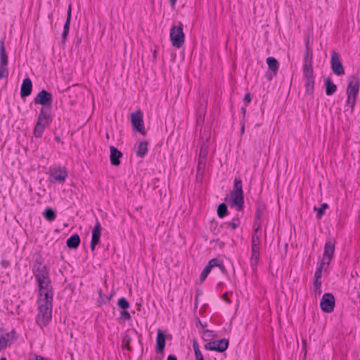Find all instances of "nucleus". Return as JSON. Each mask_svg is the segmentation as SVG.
I'll return each instance as SVG.
<instances>
[{
  "mask_svg": "<svg viewBox=\"0 0 360 360\" xmlns=\"http://www.w3.org/2000/svg\"><path fill=\"white\" fill-rule=\"evenodd\" d=\"M325 84H326V94L328 96H330L336 91L337 86L335 84L333 83V82L330 77H328L326 79Z\"/></svg>",
  "mask_w": 360,
  "mask_h": 360,
  "instance_id": "a878e982",
  "label": "nucleus"
},
{
  "mask_svg": "<svg viewBox=\"0 0 360 360\" xmlns=\"http://www.w3.org/2000/svg\"><path fill=\"white\" fill-rule=\"evenodd\" d=\"M229 204L231 206H235L238 211L243 208V191L242 181L236 178L234 180L233 190L230 193Z\"/></svg>",
  "mask_w": 360,
  "mask_h": 360,
  "instance_id": "7ed1b4c3",
  "label": "nucleus"
},
{
  "mask_svg": "<svg viewBox=\"0 0 360 360\" xmlns=\"http://www.w3.org/2000/svg\"><path fill=\"white\" fill-rule=\"evenodd\" d=\"M278 62L277 60L273 57H271V75L276 74V70L278 68Z\"/></svg>",
  "mask_w": 360,
  "mask_h": 360,
  "instance_id": "a19ab883",
  "label": "nucleus"
},
{
  "mask_svg": "<svg viewBox=\"0 0 360 360\" xmlns=\"http://www.w3.org/2000/svg\"><path fill=\"white\" fill-rule=\"evenodd\" d=\"M32 273L37 281L50 278L49 269L44 264V259L41 256H38L34 261Z\"/></svg>",
  "mask_w": 360,
  "mask_h": 360,
  "instance_id": "20e7f679",
  "label": "nucleus"
},
{
  "mask_svg": "<svg viewBox=\"0 0 360 360\" xmlns=\"http://www.w3.org/2000/svg\"><path fill=\"white\" fill-rule=\"evenodd\" d=\"M244 101L245 103V105L250 103L251 101V96L250 93H247L244 97Z\"/></svg>",
  "mask_w": 360,
  "mask_h": 360,
  "instance_id": "c03bdc74",
  "label": "nucleus"
},
{
  "mask_svg": "<svg viewBox=\"0 0 360 360\" xmlns=\"http://www.w3.org/2000/svg\"><path fill=\"white\" fill-rule=\"evenodd\" d=\"M80 244V238L78 234L71 236L66 241V245L69 248L77 249Z\"/></svg>",
  "mask_w": 360,
  "mask_h": 360,
  "instance_id": "5701e85b",
  "label": "nucleus"
},
{
  "mask_svg": "<svg viewBox=\"0 0 360 360\" xmlns=\"http://www.w3.org/2000/svg\"><path fill=\"white\" fill-rule=\"evenodd\" d=\"M0 64L3 65H8V59L6 51L4 41H0Z\"/></svg>",
  "mask_w": 360,
  "mask_h": 360,
  "instance_id": "b1692460",
  "label": "nucleus"
},
{
  "mask_svg": "<svg viewBox=\"0 0 360 360\" xmlns=\"http://www.w3.org/2000/svg\"><path fill=\"white\" fill-rule=\"evenodd\" d=\"M106 138H109L108 134H106Z\"/></svg>",
  "mask_w": 360,
  "mask_h": 360,
  "instance_id": "69168bd1",
  "label": "nucleus"
},
{
  "mask_svg": "<svg viewBox=\"0 0 360 360\" xmlns=\"http://www.w3.org/2000/svg\"><path fill=\"white\" fill-rule=\"evenodd\" d=\"M221 262H222V261L219 259L218 258H213L209 261V262L207 265L208 266H210V269H212L214 267H219Z\"/></svg>",
  "mask_w": 360,
  "mask_h": 360,
  "instance_id": "4c0bfd02",
  "label": "nucleus"
},
{
  "mask_svg": "<svg viewBox=\"0 0 360 360\" xmlns=\"http://www.w3.org/2000/svg\"><path fill=\"white\" fill-rule=\"evenodd\" d=\"M219 269L221 271V272L224 274H227L228 272H227V270L226 269L223 262H221V265L219 266Z\"/></svg>",
  "mask_w": 360,
  "mask_h": 360,
  "instance_id": "8fccbe9b",
  "label": "nucleus"
},
{
  "mask_svg": "<svg viewBox=\"0 0 360 360\" xmlns=\"http://www.w3.org/2000/svg\"><path fill=\"white\" fill-rule=\"evenodd\" d=\"M328 207V204L323 203L321 205L320 208H317L316 207H314V210L317 212V218L320 219L323 216L325 212V210Z\"/></svg>",
  "mask_w": 360,
  "mask_h": 360,
  "instance_id": "c9c22d12",
  "label": "nucleus"
},
{
  "mask_svg": "<svg viewBox=\"0 0 360 360\" xmlns=\"http://www.w3.org/2000/svg\"><path fill=\"white\" fill-rule=\"evenodd\" d=\"M39 287V294L44 295V300H53V289L50 278L37 281Z\"/></svg>",
  "mask_w": 360,
  "mask_h": 360,
  "instance_id": "1a4fd4ad",
  "label": "nucleus"
},
{
  "mask_svg": "<svg viewBox=\"0 0 360 360\" xmlns=\"http://www.w3.org/2000/svg\"><path fill=\"white\" fill-rule=\"evenodd\" d=\"M198 323H199V324L201 326V327H202V328H203V327L205 326L201 323V321H198Z\"/></svg>",
  "mask_w": 360,
  "mask_h": 360,
  "instance_id": "680f3d73",
  "label": "nucleus"
},
{
  "mask_svg": "<svg viewBox=\"0 0 360 360\" xmlns=\"http://www.w3.org/2000/svg\"><path fill=\"white\" fill-rule=\"evenodd\" d=\"M328 262H321L319 266L316 269L315 272V280H320L322 274V271H326L328 267Z\"/></svg>",
  "mask_w": 360,
  "mask_h": 360,
  "instance_id": "cd10ccee",
  "label": "nucleus"
},
{
  "mask_svg": "<svg viewBox=\"0 0 360 360\" xmlns=\"http://www.w3.org/2000/svg\"><path fill=\"white\" fill-rule=\"evenodd\" d=\"M165 347V335L162 330H158L156 338V352L162 353Z\"/></svg>",
  "mask_w": 360,
  "mask_h": 360,
  "instance_id": "aec40b11",
  "label": "nucleus"
},
{
  "mask_svg": "<svg viewBox=\"0 0 360 360\" xmlns=\"http://www.w3.org/2000/svg\"><path fill=\"white\" fill-rule=\"evenodd\" d=\"M167 360H177V358L174 355H169Z\"/></svg>",
  "mask_w": 360,
  "mask_h": 360,
  "instance_id": "5fc2aeb1",
  "label": "nucleus"
},
{
  "mask_svg": "<svg viewBox=\"0 0 360 360\" xmlns=\"http://www.w3.org/2000/svg\"><path fill=\"white\" fill-rule=\"evenodd\" d=\"M303 77L305 82V92L308 95H312L314 88V74L311 62H307L303 65Z\"/></svg>",
  "mask_w": 360,
  "mask_h": 360,
  "instance_id": "423d86ee",
  "label": "nucleus"
},
{
  "mask_svg": "<svg viewBox=\"0 0 360 360\" xmlns=\"http://www.w3.org/2000/svg\"><path fill=\"white\" fill-rule=\"evenodd\" d=\"M35 360H48L46 359V358L41 356H35Z\"/></svg>",
  "mask_w": 360,
  "mask_h": 360,
  "instance_id": "6e6d98bb",
  "label": "nucleus"
},
{
  "mask_svg": "<svg viewBox=\"0 0 360 360\" xmlns=\"http://www.w3.org/2000/svg\"><path fill=\"white\" fill-rule=\"evenodd\" d=\"M8 77V65L0 64V79L7 78Z\"/></svg>",
  "mask_w": 360,
  "mask_h": 360,
  "instance_id": "e433bc0d",
  "label": "nucleus"
},
{
  "mask_svg": "<svg viewBox=\"0 0 360 360\" xmlns=\"http://www.w3.org/2000/svg\"><path fill=\"white\" fill-rule=\"evenodd\" d=\"M194 353H195L196 360H200V359H204L200 350L195 352Z\"/></svg>",
  "mask_w": 360,
  "mask_h": 360,
  "instance_id": "49530a36",
  "label": "nucleus"
},
{
  "mask_svg": "<svg viewBox=\"0 0 360 360\" xmlns=\"http://www.w3.org/2000/svg\"><path fill=\"white\" fill-rule=\"evenodd\" d=\"M208 150H209L208 146L205 143H203L201 145V147H200V149L199 158H198L207 159V154H208Z\"/></svg>",
  "mask_w": 360,
  "mask_h": 360,
  "instance_id": "2f4dec72",
  "label": "nucleus"
},
{
  "mask_svg": "<svg viewBox=\"0 0 360 360\" xmlns=\"http://www.w3.org/2000/svg\"><path fill=\"white\" fill-rule=\"evenodd\" d=\"M321 282L320 280H314V288L321 289Z\"/></svg>",
  "mask_w": 360,
  "mask_h": 360,
  "instance_id": "09e8293b",
  "label": "nucleus"
},
{
  "mask_svg": "<svg viewBox=\"0 0 360 360\" xmlns=\"http://www.w3.org/2000/svg\"><path fill=\"white\" fill-rule=\"evenodd\" d=\"M241 125L242 126H241L240 131L242 134H243L244 131H245V121L244 122L241 121Z\"/></svg>",
  "mask_w": 360,
  "mask_h": 360,
  "instance_id": "864d4df0",
  "label": "nucleus"
},
{
  "mask_svg": "<svg viewBox=\"0 0 360 360\" xmlns=\"http://www.w3.org/2000/svg\"><path fill=\"white\" fill-rule=\"evenodd\" d=\"M170 1V4L172 6H174V5L176 4L177 0H169Z\"/></svg>",
  "mask_w": 360,
  "mask_h": 360,
  "instance_id": "13d9d810",
  "label": "nucleus"
},
{
  "mask_svg": "<svg viewBox=\"0 0 360 360\" xmlns=\"http://www.w3.org/2000/svg\"><path fill=\"white\" fill-rule=\"evenodd\" d=\"M335 245L331 241L326 243L324 246L323 257L321 262H328V265L333 257Z\"/></svg>",
  "mask_w": 360,
  "mask_h": 360,
  "instance_id": "f3484780",
  "label": "nucleus"
},
{
  "mask_svg": "<svg viewBox=\"0 0 360 360\" xmlns=\"http://www.w3.org/2000/svg\"><path fill=\"white\" fill-rule=\"evenodd\" d=\"M359 89V80L355 75H352L349 78V84L347 89V104L350 105L352 109L354 108L356 102V97Z\"/></svg>",
  "mask_w": 360,
  "mask_h": 360,
  "instance_id": "39448f33",
  "label": "nucleus"
},
{
  "mask_svg": "<svg viewBox=\"0 0 360 360\" xmlns=\"http://www.w3.org/2000/svg\"><path fill=\"white\" fill-rule=\"evenodd\" d=\"M53 300L44 299L39 300V304L36 321L40 327L47 326L51 320Z\"/></svg>",
  "mask_w": 360,
  "mask_h": 360,
  "instance_id": "f03ea898",
  "label": "nucleus"
},
{
  "mask_svg": "<svg viewBox=\"0 0 360 360\" xmlns=\"http://www.w3.org/2000/svg\"><path fill=\"white\" fill-rule=\"evenodd\" d=\"M98 295H99L100 298L103 300V302H104L105 304H106L107 302H108L111 300L112 296V295H109V296H107V297H105V300H104V299L103 298V292H102V290H101V289H99V290H98Z\"/></svg>",
  "mask_w": 360,
  "mask_h": 360,
  "instance_id": "37998d69",
  "label": "nucleus"
},
{
  "mask_svg": "<svg viewBox=\"0 0 360 360\" xmlns=\"http://www.w3.org/2000/svg\"><path fill=\"white\" fill-rule=\"evenodd\" d=\"M266 62L268 65L269 70H270V56L266 58Z\"/></svg>",
  "mask_w": 360,
  "mask_h": 360,
  "instance_id": "4d7b16f0",
  "label": "nucleus"
},
{
  "mask_svg": "<svg viewBox=\"0 0 360 360\" xmlns=\"http://www.w3.org/2000/svg\"><path fill=\"white\" fill-rule=\"evenodd\" d=\"M240 110H241V112L243 113V120H242V121L244 122L245 121V117L246 110H245V107H242Z\"/></svg>",
  "mask_w": 360,
  "mask_h": 360,
  "instance_id": "603ef678",
  "label": "nucleus"
},
{
  "mask_svg": "<svg viewBox=\"0 0 360 360\" xmlns=\"http://www.w3.org/2000/svg\"><path fill=\"white\" fill-rule=\"evenodd\" d=\"M131 341V338L128 335H124L122 338V348H125L129 351H131L132 348L129 346V344Z\"/></svg>",
  "mask_w": 360,
  "mask_h": 360,
  "instance_id": "473e14b6",
  "label": "nucleus"
},
{
  "mask_svg": "<svg viewBox=\"0 0 360 360\" xmlns=\"http://www.w3.org/2000/svg\"><path fill=\"white\" fill-rule=\"evenodd\" d=\"M314 291H315L316 293H318V294L321 293V289L314 288Z\"/></svg>",
  "mask_w": 360,
  "mask_h": 360,
  "instance_id": "052dcab7",
  "label": "nucleus"
},
{
  "mask_svg": "<svg viewBox=\"0 0 360 360\" xmlns=\"http://www.w3.org/2000/svg\"><path fill=\"white\" fill-rule=\"evenodd\" d=\"M228 214L227 205L225 203L219 205L217 208V215L220 218H223Z\"/></svg>",
  "mask_w": 360,
  "mask_h": 360,
  "instance_id": "7c9ffc66",
  "label": "nucleus"
},
{
  "mask_svg": "<svg viewBox=\"0 0 360 360\" xmlns=\"http://www.w3.org/2000/svg\"><path fill=\"white\" fill-rule=\"evenodd\" d=\"M266 77H268L269 79H270V75H268L267 73H266Z\"/></svg>",
  "mask_w": 360,
  "mask_h": 360,
  "instance_id": "0e129e2a",
  "label": "nucleus"
},
{
  "mask_svg": "<svg viewBox=\"0 0 360 360\" xmlns=\"http://www.w3.org/2000/svg\"><path fill=\"white\" fill-rule=\"evenodd\" d=\"M259 248L252 249L251 262L252 265H256L259 259Z\"/></svg>",
  "mask_w": 360,
  "mask_h": 360,
  "instance_id": "72a5a7b5",
  "label": "nucleus"
},
{
  "mask_svg": "<svg viewBox=\"0 0 360 360\" xmlns=\"http://www.w3.org/2000/svg\"><path fill=\"white\" fill-rule=\"evenodd\" d=\"M110 163L114 166H118L120 165V159L122 157V153L115 146L110 147Z\"/></svg>",
  "mask_w": 360,
  "mask_h": 360,
  "instance_id": "6ab92c4d",
  "label": "nucleus"
},
{
  "mask_svg": "<svg viewBox=\"0 0 360 360\" xmlns=\"http://www.w3.org/2000/svg\"><path fill=\"white\" fill-rule=\"evenodd\" d=\"M207 159H200L198 158V162L197 166V174H196V178L197 179H202L205 169L206 166Z\"/></svg>",
  "mask_w": 360,
  "mask_h": 360,
  "instance_id": "393cba45",
  "label": "nucleus"
},
{
  "mask_svg": "<svg viewBox=\"0 0 360 360\" xmlns=\"http://www.w3.org/2000/svg\"><path fill=\"white\" fill-rule=\"evenodd\" d=\"M240 219L238 218H234L231 221H226L221 225L222 227H229L231 229H237L240 225Z\"/></svg>",
  "mask_w": 360,
  "mask_h": 360,
  "instance_id": "c756f323",
  "label": "nucleus"
},
{
  "mask_svg": "<svg viewBox=\"0 0 360 360\" xmlns=\"http://www.w3.org/2000/svg\"><path fill=\"white\" fill-rule=\"evenodd\" d=\"M68 176V172L65 167L59 169H54L50 172V181L51 182H57L58 184H63Z\"/></svg>",
  "mask_w": 360,
  "mask_h": 360,
  "instance_id": "ddd939ff",
  "label": "nucleus"
},
{
  "mask_svg": "<svg viewBox=\"0 0 360 360\" xmlns=\"http://www.w3.org/2000/svg\"><path fill=\"white\" fill-rule=\"evenodd\" d=\"M52 108L41 107L37 121L34 128V136L36 138L42 136L44 129L48 127L53 121V115L51 114Z\"/></svg>",
  "mask_w": 360,
  "mask_h": 360,
  "instance_id": "f257e3e1",
  "label": "nucleus"
},
{
  "mask_svg": "<svg viewBox=\"0 0 360 360\" xmlns=\"http://www.w3.org/2000/svg\"><path fill=\"white\" fill-rule=\"evenodd\" d=\"M148 141H141L139 143L136 154L139 158H144L148 151Z\"/></svg>",
  "mask_w": 360,
  "mask_h": 360,
  "instance_id": "4be33fe9",
  "label": "nucleus"
},
{
  "mask_svg": "<svg viewBox=\"0 0 360 360\" xmlns=\"http://www.w3.org/2000/svg\"><path fill=\"white\" fill-rule=\"evenodd\" d=\"M131 122L134 131H139L143 136H146L147 130L144 127L143 112L140 109L131 114Z\"/></svg>",
  "mask_w": 360,
  "mask_h": 360,
  "instance_id": "6e6552de",
  "label": "nucleus"
},
{
  "mask_svg": "<svg viewBox=\"0 0 360 360\" xmlns=\"http://www.w3.org/2000/svg\"><path fill=\"white\" fill-rule=\"evenodd\" d=\"M331 68L337 75H342L345 73L344 68L340 60L338 54L334 51L331 56Z\"/></svg>",
  "mask_w": 360,
  "mask_h": 360,
  "instance_id": "dca6fc26",
  "label": "nucleus"
},
{
  "mask_svg": "<svg viewBox=\"0 0 360 360\" xmlns=\"http://www.w3.org/2000/svg\"><path fill=\"white\" fill-rule=\"evenodd\" d=\"M72 16V6L70 4L68 6V11H67V17L66 20L63 26V31L62 34V38L63 41H65L70 30V20Z\"/></svg>",
  "mask_w": 360,
  "mask_h": 360,
  "instance_id": "412c9836",
  "label": "nucleus"
},
{
  "mask_svg": "<svg viewBox=\"0 0 360 360\" xmlns=\"http://www.w3.org/2000/svg\"><path fill=\"white\" fill-rule=\"evenodd\" d=\"M43 215L44 218L49 221H53L56 218V212L51 207L46 208Z\"/></svg>",
  "mask_w": 360,
  "mask_h": 360,
  "instance_id": "bb28decb",
  "label": "nucleus"
},
{
  "mask_svg": "<svg viewBox=\"0 0 360 360\" xmlns=\"http://www.w3.org/2000/svg\"><path fill=\"white\" fill-rule=\"evenodd\" d=\"M259 227H257L255 229V232L252 236V249L259 248L260 240L259 236L257 234V231Z\"/></svg>",
  "mask_w": 360,
  "mask_h": 360,
  "instance_id": "c85d7f7f",
  "label": "nucleus"
},
{
  "mask_svg": "<svg viewBox=\"0 0 360 360\" xmlns=\"http://www.w3.org/2000/svg\"><path fill=\"white\" fill-rule=\"evenodd\" d=\"M0 360H7V359H6V358H5V357H1V358L0 359Z\"/></svg>",
  "mask_w": 360,
  "mask_h": 360,
  "instance_id": "e2e57ef3",
  "label": "nucleus"
},
{
  "mask_svg": "<svg viewBox=\"0 0 360 360\" xmlns=\"http://www.w3.org/2000/svg\"><path fill=\"white\" fill-rule=\"evenodd\" d=\"M229 347V340L222 338L219 340L211 341L205 345L207 350L216 351L223 352L227 349Z\"/></svg>",
  "mask_w": 360,
  "mask_h": 360,
  "instance_id": "9b49d317",
  "label": "nucleus"
},
{
  "mask_svg": "<svg viewBox=\"0 0 360 360\" xmlns=\"http://www.w3.org/2000/svg\"><path fill=\"white\" fill-rule=\"evenodd\" d=\"M131 319L130 314L126 311V309L122 310L120 313V319L123 321H129Z\"/></svg>",
  "mask_w": 360,
  "mask_h": 360,
  "instance_id": "79ce46f5",
  "label": "nucleus"
},
{
  "mask_svg": "<svg viewBox=\"0 0 360 360\" xmlns=\"http://www.w3.org/2000/svg\"><path fill=\"white\" fill-rule=\"evenodd\" d=\"M52 94L43 89L34 98V103L35 104H40L42 107L52 108Z\"/></svg>",
  "mask_w": 360,
  "mask_h": 360,
  "instance_id": "9d476101",
  "label": "nucleus"
},
{
  "mask_svg": "<svg viewBox=\"0 0 360 360\" xmlns=\"http://www.w3.org/2000/svg\"><path fill=\"white\" fill-rule=\"evenodd\" d=\"M18 337L15 330L0 335V350L3 348L10 347L17 340Z\"/></svg>",
  "mask_w": 360,
  "mask_h": 360,
  "instance_id": "4468645a",
  "label": "nucleus"
},
{
  "mask_svg": "<svg viewBox=\"0 0 360 360\" xmlns=\"http://www.w3.org/2000/svg\"><path fill=\"white\" fill-rule=\"evenodd\" d=\"M320 307L323 311L330 313L335 307V297L331 293H325L320 302Z\"/></svg>",
  "mask_w": 360,
  "mask_h": 360,
  "instance_id": "f8f14e48",
  "label": "nucleus"
},
{
  "mask_svg": "<svg viewBox=\"0 0 360 360\" xmlns=\"http://www.w3.org/2000/svg\"><path fill=\"white\" fill-rule=\"evenodd\" d=\"M169 35L173 46L179 49L183 46L185 40V35L183 32L182 24L172 26Z\"/></svg>",
  "mask_w": 360,
  "mask_h": 360,
  "instance_id": "0eeeda50",
  "label": "nucleus"
},
{
  "mask_svg": "<svg viewBox=\"0 0 360 360\" xmlns=\"http://www.w3.org/2000/svg\"><path fill=\"white\" fill-rule=\"evenodd\" d=\"M213 333L214 332L212 330H205L203 332V335L204 336H207V338H210L211 336L213 337L214 336Z\"/></svg>",
  "mask_w": 360,
  "mask_h": 360,
  "instance_id": "a18cd8bd",
  "label": "nucleus"
},
{
  "mask_svg": "<svg viewBox=\"0 0 360 360\" xmlns=\"http://www.w3.org/2000/svg\"><path fill=\"white\" fill-rule=\"evenodd\" d=\"M101 230L102 228L101 223L97 220L96 225L92 230L91 240L90 244L91 251H94L96 245L101 243L100 238L101 235Z\"/></svg>",
  "mask_w": 360,
  "mask_h": 360,
  "instance_id": "2eb2a0df",
  "label": "nucleus"
},
{
  "mask_svg": "<svg viewBox=\"0 0 360 360\" xmlns=\"http://www.w3.org/2000/svg\"><path fill=\"white\" fill-rule=\"evenodd\" d=\"M32 90V80L27 77L23 79L20 89V96L23 98L30 96Z\"/></svg>",
  "mask_w": 360,
  "mask_h": 360,
  "instance_id": "a211bd4d",
  "label": "nucleus"
},
{
  "mask_svg": "<svg viewBox=\"0 0 360 360\" xmlns=\"http://www.w3.org/2000/svg\"><path fill=\"white\" fill-rule=\"evenodd\" d=\"M117 305L120 309L124 310L129 307V302L125 297H121L118 300Z\"/></svg>",
  "mask_w": 360,
  "mask_h": 360,
  "instance_id": "f704fd0d",
  "label": "nucleus"
},
{
  "mask_svg": "<svg viewBox=\"0 0 360 360\" xmlns=\"http://www.w3.org/2000/svg\"><path fill=\"white\" fill-rule=\"evenodd\" d=\"M54 139L57 142H61L60 137L59 136H56Z\"/></svg>",
  "mask_w": 360,
  "mask_h": 360,
  "instance_id": "bf43d9fd",
  "label": "nucleus"
},
{
  "mask_svg": "<svg viewBox=\"0 0 360 360\" xmlns=\"http://www.w3.org/2000/svg\"><path fill=\"white\" fill-rule=\"evenodd\" d=\"M211 270L212 269H210V266H208L207 265L205 266L200 276V280L201 282H203L206 279Z\"/></svg>",
  "mask_w": 360,
  "mask_h": 360,
  "instance_id": "58836bf2",
  "label": "nucleus"
},
{
  "mask_svg": "<svg viewBox=\"0 0 360 360\" xmlns=\"http://www.w3.org/2000/svg\"><path fill=\"white\" fill-rule=\"evenodd\" d=\"M1 264L2 265L3 267L7 268L10 265V262L7 260L4 259L1 262Z\"/></svg>",
  "mask_w": 360,
  "mask_h": 360,
  "instance_id": "3c124183",
  "label": "nucleus"
},
{
  "mask_svg": "<svg viewBox=\"0 0 360 360\" xmlns=\"http://www.w3.org/2000/svg\"><path fill=\"white\" fill-rule=\"evenodd\" d=\"M193 347L194 352L200 350L198 343L197 342V341L195 340H193Z\"/></svg>",
  "mask_w": 360,
  "mask_h": 360,
  "instance_id": "de8ad7c7",
  "label": "nucleus"
},
{
  "mask_svg": "<svg viewBox=\"0 0 360 360\" xmlns=\"http://www.w3.org/2000/svg\"><path fill=\"white\" fill-rule=\"evenodd\" d=\"M310 61L311 65H312V51L309 49V48H307L306 53L304 57V64H307V62Z\"/></svg>",
  "mask_w": 360,
  "mask_h": 360,
  "instance_id": "ea45409f",
  "label": "nucleus"
}]
</instances>
